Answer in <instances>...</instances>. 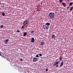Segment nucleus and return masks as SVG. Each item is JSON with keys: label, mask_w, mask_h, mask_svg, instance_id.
I'll return each mask as SVG.
<instances>
[{"label": "nucleus", "mask_w": 73, "mask_h": 73, "mask_svg": "<svg viewBox=\"0 0 73 73\" xmlns=\"http://www.w3.org/2000/svg\"><path fill=\"white\" fill-rule=\"evenodd\" d=\"M63 64H64V62H62L60 64V66H63Z\"/></svg>", "instance_id": "f8f14e48"}, {"label": "nucleus", "mask_w": 73, "mask_h": 73, "mask_svg": "<svg viewBox=\"0 0 73 73\" xmlns=\"http://www.w3.org/2000/svg\"><path fill=\"white\" fill-rule=\"evenodd\" d=\"M41 10V8H38L36 10V12H39V11H40Z\"/></svg>", "instance_id": "9b49d317"}, {"label": "nucleus", "mask_w": 73, "mask_h": 73, "mask_svg": "<svg viewBox=\"0 0 73 73\" xmlns=\"http://www.w3.org/2000/svg\"><path fill=\"white\" fill-rule=\"evenodd\" d=\"M31 33H34V30L32 31H31Z\"/></svg>", "instance_id": "b1692460"}, {"label": "nucleus", "mask_w": 73, "mask_h": 73, "mask_svg": "<svg viewBox=\"0 0 73 73\" xmlns=\"http://www.w3.org/2000/svg\"><path fill=\"white\" fill-rule=\"evenodd\" d=\"M62 57H61L59 58L60 60H59V61H61V60H62Z\"/></svg>", "instance_id": "a211bd4d"}, {"label": "nucleus", "mask_w": 73, "mask_h": 73, "mask_svg": "<svg viewBox=\"0 0 73 73\" xmlns=\"http://www.w3.org/2000/svg\"><path fill=\"white\" fill-rule=\"evenodd\" d=\"M0 4H1V1L0 0Z\"/></svg>", "instance_id": "2f4dec72"}, {"label": "nucleus", "mask_w": 73, "mask_h": 73, "mask_svg": "<svg viewBox=\"0 0 73 73\" xmlns=\"http://www.w3.org/2000/svg\"><path fill=\"white\" fill-rule=\"evenodd\" d=\"M2 15L3 16H5V13L4 12H3L2 13Z\"/></svg>", "instance_id": "dca6fc26"}, {"label": "nucleus", "mask_w": 73, "mask_h": 73, "mask_svg": "<svg viewBox=\"0 0 73 73\" xmlns=\"http://www.w3.org/2000/svg\"><path fill=\"white\" fill-rule=\"evenodd\" d=\"M24 26H23L22 27V28H21V29H24Z\"/></svg>", "instance_id": "393cba45"}, {"label": "nucleus", "mask_w": 73, "mask_h": 73, "mask_svg": "<svg viewBox=\"0 0 73 73\" xmlns=\"http://www.w3.org/2000/svg\"><path fill=\"white\" fill-rule=\"evenodd\" d=\"M36 57H40V56H38V55L37 54L36 56Z\"/></svg>", "instance_id": "aec40b11"}, {"label": "nucleus", "mask_w": 73, "mask_h": 73, "mask_svg": "<svg viewBox=\"0 0 73 73\" xmlns=\"http://www.w3.org/2000/svg\"><path fill=\"white\" fill-rule=\"evenodd\" d=\"M31 42H33V43H34V42H35V39H34V38H32L31 40Z\"/></svg>", "instance_id": "39448f33"}, {"label": "nucleus", "mask_w": 73, "mask_h": 73, "mask_svg": "<svg viewBox=\"0 0 73 73\" xmlns=\"http://www.w3.org/2000/svg\"><path fill=\"white\" fill-rule=\"evenodd\" d=\"M17 33H20V31L18 30L17 31Z\"/></svg>", "instance_id": "5701e85b"}, {"label": "nucleus", "mask_w": 73, "mask_h": 73, "mask_svg": "<svg viewBox=\"0 0 73 73\" xmlns=\"http://www.w3.org/2000/svg\"><path fill=\"white\" fill-rule=\"evenodd\" d=\"M67 9H69V6H68L67 7Z\"/></svg>", "instance_id": "cd10ccee"}, {"label": "nucleus", "mask_w": 73, "mask_h": 73, "mask_svg": "<svg viewBox=\"0 0 73 73\" xmlns=\"http://www.w3.org/2000/svg\"><path fill=\"white\" fill-rule=\"evenodd\" d=\"M45 24L48 26H49L50 25V23H45Z\"/></svg>", "instance_id": "ddd939ff"}, {"label": "nucleus", "mask_w": 73, "mask_h": 73, "mask_svg": "<svg viewBox=\"0 0 73 73\" xmlns=\"http://www.w3.org/2000/svg\"><path fill=\"white\" fill-rule=\"evenodd\" d=\"M43 27L45 29H48L49 28V26L46 25L45 24V25H43Z\"/></svg>", "instance_id": "f03ea898"}, {"label": "nucleus", "mask_w": 73, "mask_h": 73, "mask_svg": "<svg viewBox=\"0 0 73 73\" xmlns=\"http://www.w3.org/2000/svg\"><path fill=\"white\" fill-rule=\"evenodd\" d=\"M54 13L53 12L49 13L48 16V19L50 20L53 19L54 18Z\"/></svg>", "instance_id": "f257e3e1"}, {"label": "nucleus", "mask_w": 73, "mask_h": 73, "mask_svg": "<svg viewBox=\"0 0 73 73\" xmlns=\"http://www.w3.org/2000/svg\"><path fill=\"white\" fill-rule=\"evenodd\" d=\"M58 63H59V61H58L55 62V63H54L53 64V65H58Z\"/></svg>", "instance_id": "6e6552de"}, {"label": "nucleus", "mask_w": 73, "mask_h": 73, "mask_svg": "<svg viewBox=\"0 0 73 73\" xmlns=\"http://www.w3.org/2000/svg\"><path fill=\"white\" fill-rule=\"evenodd\" d=\"M59 8V7H56V9L57 10V11H58V9Z\"/></svg>", "instance_id": "6ab92c4d"}, {"label": "nucleus", "mask_w": 73, "mask_h": 73, "mask_svg": "<svg viewBox=\"0 0 73 73\" xmlns=\"http://www.w3.org/2000/svg\"><path fill=\"white\" fill-rule=\"evenodd\" d=\"M48 68H47L46 69V72H48Z\"/></svg>", "instance_id": "bb28decb"}, {"label": "nucleus", "mask_w": 73, "mask_h": 73, "mask_svg": "<svg viewBox=\"0 0 73 73\" xmlns=\"http://www.w3.org/2000/svg\"><path fill=\"white\" fill-rule=\"evenodd\" d=\"M73 2H70V4L69 5H70V6H72V5H73Z\"/></svg>", "instance_id": "2eb2a0df"}, {"label": "nucleus", "mask_w": 73, "mask_h": 73, "mask_svg": "<svg viewBox=\"0 0 73 73\" xmlns=\"http://www.w3.org/2000/svg\"><path fill=\"white\" fill-rule=\"evenodd\" d=\"M44 44H45V42H40V45L41 46H42V45H44Z\"/></svg>", "instance_id": "1a4fd4ad"}, {"label": "nucleus", "mask_w": 73, "mask_h": 73, "mask_svg": "<svg viewBox=\"0 0 73 73\" xmlns=\"http://www.w3.org/2000/svg\"><path fill=\"white\" fill-rule=\"evenodd\" d=\"M0 55L1 56V57H2V55L0 53Z\"/></svg>", "instance_id": "7c9ffc66"}, {"label": "nucleus", "mask_w": 73, "mask_h": 73, "mask_svg": "<svg viewBox=\"0 0 73 73\" xmlns=\"http://www.w3.org/2000/svg\"><path fill=\"white\" fill-rule=\"evenodd\" d=\"M39 55L40 56H42V54H39Z\"/></svg>", "instance_id": "a878e982"}, {"label": "nucleus", "mask_w": 73, "mask_h": 73, "mask_svg": "<svg viewBox=\"0 0 73 73\" xmlns=\"http://www.w3.org/2000/svg\"><path fill=\"white\" fill-rule=\"evenodd\" d=\"M3 25H1V26H0V28H3Z\"/></svg>", "instance_id": "4be33fe9"}, {"label": "nucleus", "mask_w": 73, "mask_h": 73, "mask_svg": "<svg viewBox=\"0 0 73 73\" xmlns=\"http://www.w3.org/2000/svg\"><path fill=\"white\" fill-rule=\"evenodd\" d=\"M73 9V7H72L70 9V11H72Z\"/></svg>", "instance_id": "f3484780"}, {"label": "nucleus", "mask_w": 73, "mask_h": 73, "mask_svg": "<svg viewBox=\"0 0 73 73\" xmlns=\"http://www.w3.org/2000/svg\"><path fill=\"white\" fill-rule=\"evenodd\" d=\"M63 1V0H59V2L60 3H62V1Z\"/></svg>", "instance_id": "412c9836"}, {"label": "nucleus", "mask_w": 73, "mask_h": 73, "mask_svg": "<svg viewBox=\"0 0 73 73\" xmlns=\"http://www.w3.org/2000/svg\"><path fill=\"white\" fill-rule=\"evenodd\" d=\"M27 32H25L23 34V36H27Z\"/></svg>", "instance_id": "9d476101"}, {"label": "nucleus", "mask_w": 73, "mask_h": 73, "mask_svg": "<svg viewBox=\"0 0 73 73\" xmlns=\"http://www.w3.org/2000/svg\"><path fill=\"white\" fill-rule=\"evenodd\" d=\"M62 4L64 7H66V3H62Z\"/></svg>", "instance_id": "4468645a"}, {"label": "nucleus", "mask_w": 73, "mask_h": 73, "mask_svg": "<svg viewBox=\"0 0 73 73\" xmlns=\"http://www.w3.org/2000/svg\"><path fill=\"white\" fill-rule=\"evenodd\" d=\"M8 39L4 41V43L5 44H8Z\"/></svg>", "instance_id": "0eeeda50"}, {"label": "nucleus", "mask_w": 73, "mask_h": 73, "mask_svg": "<svg viewBox=\"0 0 73 73\" xmlns=\"http://www.w3.org/2000/svg\"><path fill=\"white\" fill-rule=\"evenodd\" d=\"M58 65L56 64V67H58Z\"/></svg>", "instance_id": "c756f323"}, {"label": "nucleus", "mask_w": 73, "mask_h": 73, "mask_svg": "<svg viewBox=\"0 0 73 73\" xmlns=\"http://www.w3.org/2000/svg\"><path fill=\"white\" fill-rule=\"evenodd\" d=\"M37 58L35 57L33 58V62H36L37 61Z\"/></svg>", "instance_id": "20e7f679"}, {"label": "nucleus", "mask_w": 73, "mask_h": 73, "mask_svg": "<svg viewBox=\"0 0 73 73\" xmlns=\"http://www.w3.org/2000/svg\"><path fill=\"white\" fill-rule=\"evenodd\" d=\"M28 24V21H27V20H26L24 22L23 24V25H26V24Z\"/></svg>", "instance_id": "7ed1b4c3"}, {"label": "nucleus", "mask_w": 73, "mask_h": 73, "mask_svg": "<svg viewBox=\"0 0 73 73\" xmlns=\"http://www.w3.org/2000/svg\"><path fill=\"white\" fill-rule=\"evenodd\" d=\"M51 38L52 39H55L56 38V36L55 35H52V36Z\"/></svg>", "instance_id": "423d86ee"}, {"label": "nucleus", "mask_w": 73, "mask_h": 73, "mask_svg": "<svg viewBox=\"0 0 73 73\" xmlns=\"http://www.w3.org/2000/svg\"><path fill=\"white\" fill-rule=\"evenodd\" d=\"M20 60H21V61H23V59L21 58L20 59Z\"/></svg>", "instance_id": "c85d7f7f"}]
</instances>
